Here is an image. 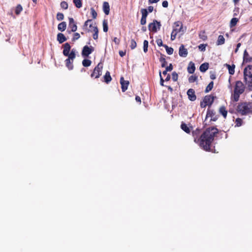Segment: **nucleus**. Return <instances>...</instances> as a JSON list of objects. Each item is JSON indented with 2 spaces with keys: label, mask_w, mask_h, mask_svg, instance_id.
Here are the masks:
<instances>
[{
  "label": "nucleus",
  "mask_w": 252,
  "mask_h": 252,
  "mask_svg": "<svg viewBox=\"0 0 252 252\" xmlns=\"http://www.w3.org/2000/svg\"><path fill=\"white\" fill-rule=\"evenodd\" d=\"M148 41L146 40H145L143 42V50L145 53H146L148 51Z\"/></svg>",
  "instance_id": "40"
},
{
  "label": "nucleus",
  "mask_w": 252,
  "mask_h": 252,
  "mask_svg": "<svg viewBox=\"0 0 252 252\" xmlns=\"http://www.w3.org/2000/svg\"><path fill=\"white\" fill-rule=\"evenodd\" d=\"M94 49L93 46L86 45L84 46L82 51V55L84 57H88L89 55L94 52Z\"/></svg>",
  "instance_id": "10"
},
{
  "label": "nucleus",
  "mask_w": 252,
  "mask_h": 252,
  "mask_svg": "<svg viewBox=\"0 0 252 252\" xmlns=\"http://www.w3.org/2000/svg\"><path fill=\"white\" fill-rule=\"evenodd\" d=\"M219 112L221 114L224 118H226L227 114V111L224 106H221L219 109Z\"/></svg>",
  "instance_id": "22"
},
{
  "label": "nucleus",
  "mask_w": 252,
  "mask_h": 252,
  "mask_svg": "<svg viewBox=\"0 0 252 252\" xmlns=\"http://www.w3.org/2000/svg\"><path fill=\"white\" fill-rule=\"evenodd\" d=\"M103 11L105 15H108L110 12V5L108 2L104 1L102 6Z\"/></svg>",
  "instance_id": "16"
},
{
  "label": "nucleus",
  "mask_w": 252,
  "mask_h": 252,
  "mask_svg": "<svg viewBox=\"0 0 252 252\" xmlns=\"http://www.w3.org/2000/svg\"><path fill=\"white\" fill-rule=\"evenodd\" d=\"M181 128L186 133H189L190 132V128L188 127L187 125L185 123H182L181 125Z\"/></svg>",
  "instance_id": "28"
},
{
  "label": "nucleus",
  "mask_w": 252,
  "mask_h": 252,
  "mask_svg": "<svg viewBox=\"0 0 252 252\" xmlns=\"http://www.w3.org/2000/svg\"><path fill=\"white\" fill-rule=\"evenodd\" d=\"M140 23L142 25H145L146 23V18L142 17L140 20Z\"/></svg>",
  "instance_id": "51"
},
{
  "label": "nucleus",
  "mask_w": 252,
  "mask_h": 252,
  "mask_svg": "<svg viewBox=\"0 0 252 252\" xmlns=\"http://www.w3.org/2000/svg\"><path fill=\"white\" fill-rule=\"evenodd\" d=\"M226 66L228 69L229 73L231 75H233L235 73V65H230L226 64Z\"/></svg>",
  "instance_id": "27"
},
{
  "label": "nucleus",
  "mask_w": 252,
  "mask_h": 252,
  "mask_svg": "<svg viewBox=\"0 0 252 252\" xmlns=\"http://www.w3.org/2000/svg\"><path fill=\"white\" fill-rule=\"evenodd\" d=\"M178 78V74L175 72L174 71L172 73V79L174 81H177Z\"/></svg>",
  "instance_id": "48"
},
{
  "label": "nucleus",
  "mask_w": 252,
  "mask_h": 252,
  "mask_svg": "<svg viewBox=\"0 0 252 252\" xmlns=\"http://www.w3.org/2000/svg\"><path fill=\"white\" fill-rule=\"evenodd\" d=\"M213 87H214V82H213V81H211V82L209 83V84L206 87V88L205 90V92L206 93L209 92L210 91H211L212 90V89L213 88Z\"/></svg>",
  "instance_id": "29"
},
{
  "label": "nucleus",
  "mask_w": 252,
  "mask_h": 252,
  "mask_svg": "<svg viewBox=\"0 0 252 252\" xmlns=\"http://www.w3.org/2000/svg\"><path fill=\"white\" fill-rule=\"evenodd\" d=\"M141 12L142 13V17L147 18V15L148 14V11L145 8H143L141 10Z\"/></svg>",
  "instance_id": "44"
},
{
  "label": "nucleus",
  "mask_w": 252,
  "mask_h": 252,
  "mask_svg": "<svg viewBox=\"0 0 252 252\" xmlns=\"http://www.w3.org/2000/svg\"><path fill=\"white\" fill-rule=\"evenodd\" d=\"M164 47L165 48L166 52L168 55L173 54L174 50L172 47H169L167 45H164Z\"/></svg>",
  "instance_id": "35"
},
{
  "label": "nucleus",
  "mask_w": 252,
  "mask_h": 252,
  "mask_svg": "<svg viewBox=\"0 0 252 252\" xmlns=\"http://www.w3.org/2000/svg\"><path fill=\"white\" fill-rule=\"evenodd\" d=\"M92 21V19H88L86 21H85V22L84 23L83 26V29L86 30V31H88V29H87V27L89 25V23L90 22H91Z\"/></svg>",
  "instance_id": "46"
},
{
  "label": "nucleus",
  "mask_w": 252,
  "mask_h": 252,
  "mask_svg": "<svg viewBox=\"0 0 252 252\" xmlns=\"http://www.w3.org/2000/svg\"><path fill=\"white\" fill-rule=\"evenodd\" d=\"M159 62L161 63V66L162 67H165L166 66L167 63L166 61L165 56L164 55H161L159 58Z\"/></svg>",
  "instance_id": "25"
},
{
  "label": "nucleus",
  "mask_w": 252,
  "mask_h": 252,
  "mask_svg": "<svg viewBox=\"0 0 252 252\" xmlns=\"http://www.w3.org/2000/svg\"><path fill=\"white\" fill-rule=\"evenodd\" d=\"M61 7L63 9H67L68 8V3L65 1L61 2Z\"/></svg>",
  "instance_id": "43"
},
{
  "label": "nucleus",
  "mask_w": 252,
  "mask_h": 252,
  "mask_svg": "<svg viewBox=\"0 0 252 252\" xmlns=\"http://www.w3.org/2000/svg\"><path fill=\"white\" fill-rule=\"evenodd\" d=\"M113 41L116 44H119L120 41V39L117 37H114Z\"/></svg>",
  "instance_id": "57"
},
{
  "label": "nucleus",
  "mask_w": 252,
  "mask_h": 252,
  "mask_svg": "<svg viewBox=\"0 0 252 252\" xmlns=\"http://www.w3.org/2000/svg\"><path fill=\"white\" fill-rule=\"evenodd\" d=\"M161 26L160 23L157 21L156 20H154L152 23L149 24L148 28L150 32H156L158 29H159Z\"/></svg>",
  "instance_id": "8"
},
{
  "label": "nucleus",
  "mask_w": 252,
  "mask_h": 252,
  "mask_svg": "<svg viewBox=\"0 0 252 252\" xmlns=\"http://www.w3.org/2000/svg\"><path fill=\"white\" fill-rule=\"evenodd\" d=\"M170 78H171L170 75L169 74H168L167 75L166 77V78H165V81H169V80H170Z\"/></svg>",
  "instance_id": "60"
},
{
  "label": "nucleus",
  "mask_w": 252,
  "mask_h": 252,
  "mask_svg": "<svg viewBox=\"0 0 252 252\" xmlns=\"http://www.w3.org/2000/svg\"><path fill=\"white\" fill-rule=\"evenodd\" d=\"M238 21L239 20L237 18H233L232 19H231L230 22V27L231 28L235 27Z\"/></svg>",
  "instance_id": "33"
},
{
  "label": "nucleus",
  "mask_w": 252,
  "mask_h": 252,
  "mask_svg": "<svg viewBox=\"0 0 252 252\" xmlns=\"http://www.w3.org/2000/svg\"><path fill=\"white\" fill-rule=\"evenodd\" d=\"M159 1V0H148V2L149 4H153L154 3H157Z\"/></svg>",
  "instance_id": "55"
},
{
  "label": "nucleus",
  "mask_w": 252,
  "mask_h": 252,
  "mask_svg": "<svg viewBox=\"0 0 252 252\" xmlns=\"http://www.w3.org/2000/svg\"><path fill=\"white\" fill-rule=\"evenodd\" d=\"M162 5L163 7L166 8L168 6V2L167 0H164L162 3Z\"/></svg>",
  "instance_id": "54"
},
{
  "label": "nucleus",
  "mask_w": 252,
  "mask_h": 252,
  "mask_svg": "<svg viewBox=\"0 0 252 252\" xmlns=\"http://www.w3.org/2000/svg\"><path fill=\"white\" fill-rule=\"evenodd\" d=\"M219 132L218 128L214 126L206 128L203 132L199 129H196L192 132L194 141L205 151L210 152L212 143L215 136Z\"/></svg>",
  "instance_id": "1"
},
{
  "label": "nucleus",
  "mask_w": 252,
  "mask_h": 252,
  "mask_svg": "<svg viewBox=\"0 0 252 252\" xmlns=\"http://www.w3.org/2000/svg\"><path fill=\"white\" fill-rule=\"evenodd\" d=\"M148 10L149 12H153V11L154 10V7L152 6H149L148 7Z\"/></svg>",
  "instance_id": "59"
},
{
  "label": "nucleus",
  "mask_w": 252,
  "mask_h": 252,
  "mask_svg": "<svg viewBox=\"0 0 252 252\" xmlns=\"http://www.w3.org/2000/svg\"><path fill=\"white\" fill-rule=\"evenodd\" d=\"M236 110L242 115L252 114V103L244 102L238 104Z\"/></svg>",
  "instance_id": "5"
},
{
  "label": "nucleus",
  "mask_w": 252,
  "mask_h": 252,
  "mask_svg": "<svg viewBox=\"0 0 252 252\" xmlns=\"http://www.w3.org/2000/svg\"><path fill=\"white\" fill-rule=\"evenodd\" d=\"M173 68V65L171 63H170L169 65L166 67V71H171Z\"/></svg>",
  "instance_id": "52"
},
{
  "label": "nucleus",
  "mask_w": 252,
  "mask_h": 252,
  "mask_svg": "<svg viewBox=\"0 0 252 252\" xmlns=\"http://www.w3.org/2000/svg\"><path fill=\"white\" fill-rule=\"evenodd\" d=\"M80 37V34L78 32H75L73 34L72 41H75V40L78 39Z\"/></svg>",
  "instance_id": "47"
},
{
  "label": "nucleus",
  "mask_w": 252,
  "mask_h": 252,
  "mask_svg": "<svg viewBox=\"0 0 252 252\" xmlns=\"http://www.w3.org/2000/svg\"><path fill=\"white\" fill-rule=\"evenodd\" d=\"M243 123V120L241 118H238L236 119L235 124L236 126H240Z\"/></svg>",
  "instance_id": "41"
},
{
  "label": "nucleus",
  "mask_w": 252,
  "mask_h": 252,
  "mask_svg": "<svg viewBox=\"0 0 252 252\" xmlns=\"http://www.w3.org/2000/svg\"><path fill=\"white\" fill-rule=\"evenodd\" d=\"M66 28V24L65 22H62L58 26V30L63 32L65 30Z\"/></svg>",
  "instance_id": "24"
},
{
  "label": "nucleus",
  "mask_w": 252,
  "mask_h": 252,
  "mask_svg": "<svg viewBox=\"0 0 252 252\" xmlns=\"http://www.w3.org/2000/svg\"><path fill=\"white\" fill-rule=\"evenodd\" d=\"M241 44L240 43H238L237 44V47H236V48L235 50V52L236 53L238 50V49L241 46Z\"/></svg>",
  "instance_id": "61"
},
{
  "label": "nucleus",
  "mask_w": 252,
  "mask_h": 252,
  "mask_svg": "<svg viewBox=\"0 0 252 252\" xmlns=\"http://www.w3.org/2000/svg\"><path fill=\"white\" fill-rule=\"evenodd\" d=\"M63 48V55L65 57H68L67 59L65 60V66L69 70H72L73 68V61L76 57L75 50L73 49L69 53L71 46L68 43L64 44Z\"/></svg>",
  "instance_id": "2"
},
{
  "label": "nucleus",
  "mask_w": 252,
  "mask_h": 252,
  "mask_svg": "<svg viewBox=\"0 0 252 252\" xmlns=\"http://www.w3.org/2000/svg\"><path fill=\"white\" fill-rule=\"evenodd\" d=\"M159 76H160V84L162 86H164V80H163V78L161 76V72H159Z\"/></svg>",
  "instance_id": "53"
},
{
  "label": "nucleus",
  "mask_w": 252,
  "mask_h": 252,
  "mask_svg": "<svg viewBox=\"0 0 252 252\" xmlns=\"http://www.w3.org/2000/svg\"><path fill=\"white\" fill-rule=\"evenodd\" d=\"M240 0H233V2L235 4H236L238 3Z\"/></svg>",
  "instance_id": "64"
},
{
  "label": "nucleus",
  "mask_w": 252,
  "mask_h": 252,
  "mask_svg": "<svg viewBox=\"0 0 252 252\" xmlns=\"http://www.w3.org/2000/svg\"><path fill=\"white\" fill-rule=\"evenodd\" d=\"M103 30L104 32H107L108 30V22L106 20H104L103 21Z\"/></svg>",
  "instance_id": "36"
},
{
  "label": "nucleus",
  "mask_w": 252,
  "mask_h": 252,
  "mask_svg": "<svg viewBox=\"0 0 252 252\" xmlns=\"http://www.w3.org/2000/svg\"><path fill=\"white\" fill-rule=\"evenodd\" d=\"M91 10V13L92 16V18L94 19H95L97 17V14L96 12L95 11V9L93 7H91L90 9Z\"/></svg>",
  "instance_id": "37"
},
{
  "label": "nucleus",
  "mask_w": 252,
  "mask_h": 252,
  "mask_svg": "<svg viewBox=\"0 0 252 252\" xmlns=\"http://www.w3.org/2000/svg\"><path fill=\"white\" fill-rule=\"evenodd\" d=\"M137 46V43L135 41L134 39H132L130 40V48L133 50Z\"/></svg>",
  "instance_id": "38"
},
{
  "label": "nucleus",
  "mask_w": 252,
  "mask_h": 252,
  "mask_svg": "<svg viewBox=\"0 0 252 252\" xmlns=\"http://www.w3.org/2000/svg\"><path fill=\"white\" fill-rule=\"evenodd\" d=\"M197 80V76L196 75H191L189 78V83H193Z\"/></svg>",
  "instance_id": "39"
},
{
  "label": "nucleus",
  "mask_w": 252,
  "mask_h": 252,
  "mask_svg": "<svg viewBox=\"0 0 252 252\" xmlns=\"http://www.w3.org/2000/svg\"><path fill=\"white\" fill-rule=\"evenodd\" d=\"M120 84L121 85L122 92H126V91L127 89V87L129 85V81L125 80L124 78L123 77H121L120 78Z\"/></svg>",
  "instance_id": "12"
},
{
  "label": "nucleus",
  "mask_w": 252,
  "mask_h": 252,
  "mask_svg": "<svg viewBox=\"0 0 252 252\" xmlns=\"http://www.w3.org/2000/svg\"><path fill=\"white\" fill-rule=\"evenodd\" d=\"M207 46V44H200L198 47V49L202 52H204L206 50V47Z\"/></svg>",
  "instance_id": "42"
},
{
  "label": "nucleus",
  "mask_w": 252,
  "mask_h": 252,
  "mask_svg": "<svg viewBox=\"0 0 252 252\" xmlns=\"http://www.w3.org/2000/svg\"><path fill=\"white\" fill-rule=\"evenodd\" d=\"M244 82L248 90L252 91V65H247L244 69Z\"/></svg>",
  "instance_id": "3"
},
{
  "label": "nucleus",
  "mask_w": 252,
  "mask_h": 252,
  "mask_svg": "<svg viewBox=\"0 0 252 252\" xmlns=\"http://www.w3.org/2000/svg\"><path fill=\"white\" fill-rule=\"evenodd\" d=\"M177 34V33L173 31L172 32L171 34V40L172 41L175 39Z\"/></svg>",
  "instance_id": "50"
},
{
  "label": "nucleus",
  "mask_w": 252,
  "mask_h": 252,
  "mask_svg": "<svg viewBox=\"0 0 252 252\" xmlns=\"http://www.w3.org/2000/svg\"><path fill=\"white\" fill-rule=\"evenodd\" d=\"M92 61L89 59H84L82 61V64L84 67H88L91 65Z\"/></svg>",
  "instance_id": "32"
},
{
  "label": "nucleus",
  "mask_w": 252,
  "mask_h": 252,
  "mask_svg": "<svg viewBox=\"0 0 252 252\" xmlns=\"http://www.w3.org/2000/svg\"><path fill=\"white\" fill-rule=\"evenodd\" d=\"M93 32L94 33L93 35V38L95 40L98 38V29L96 26L93 27V31L88 30V32Z\"/></svg>",
  "instance_id": "19"
},
{
  "label": "nucleus",
  "mask_w": 252,
  "mask_h": 252,
  "mask_svg": "<svg viewBox=\"0 0 252 252\" xmlns=\"http://www.w3.org/2000/svg\"><path fill=\"white\" fill-rule=\"evenodd\" d=\"M188 52L187 49L185 48L184 45H181L179 48V56L182 57H186L188 55Z\"/></svg>",
  "instance_id": "15"
},
{
  "label": "nucleus",
  "mask_w": 252,
  "mask_h": 252,
  "mask_svg": "<svg viewBox=\"0 0 252 252\" xmlns=\"http://www.w3.org/2000/svg\"><path fill=\"white\" fill-rule=\"evenodd\" d=\"M214 101V97L211 95H206L203 101L200 102V107L201 108H205L206 106H210Z\"/></svg>",
  "instance_id": "7"
},
{
  "label": "nucleus",
  "mask_w": 252,
  "mask_h": 252,
  "mask_svg": "<svg viewBox=\"0 0 252 252\" xmlns=\"http://www.w3.org/2000/svg\"><path fill=\"white\" fill-rule=\"evenodd\" d=\"M104 82L107 84L109 83L112 80L111 76L110 75V73L109 71H107L105 73V75L104 76Z\"/></svg>",
  "instance_id": "21"
},
{
  "label": "nucleus",
  "mask_w": 252,
  "mask_h": 252,
  "mask_svg": "<svg viewBox=\"0 0 252 252\" xmlns=\"http://www.w3.org/2000/svg\"><path fill=\"white\" fill-rule=\"evenodd\" d=\"M64 18V15L62 13L58 12L57 14V19L58 21H62Z\"/></svg>",
  "instance_id": "45"
},
{
  "label": "nucleus",
  "mask_w": 252,
  "mask_h": 252,
  "mask_svg": "<svg viewBox=\"0 0 252 252\" xmlns=\"http://www.w3.org/2000/svg\"><path fill=\"white\" fill-rule=\"evenodd\" d=\"M209 63H205L201 64L199 67V69L201 72H205L209 68Z\"/></svg>",
  "instance_id": "23"
},
{
  "label": "nucleus",
  "mask_w": 252,
  "mask_h": 252,
  "mask_svg": "<svg viewBox=\"0 0 252 252\" xmlns=\"http://www.w3.org/2000/svg\"><path fill=\"white\" fill-rule=\"evenodd\" d=\"M187 95H188L189 99L191 101H194L196 99L195 92L192 89L188 90L187 91Z\"/></svg>",
  "instance_id": "14"
},
{
  "label": "nucleus",
  "mask_w": 252,
  "mask_h": 252,
  "mask_svg": "<svg viewBox=\"0 0 252 252\" xmlns=\"http://www.w3.org/2000/svg\"><path fill=\"white\" fill-rule=\"evenodd\" d=\"M208 117H211V121L214 122L216 121L218 119V116L216 114V112L209 108L207 109L205 120Z\"/></svg>",
  "instance_id": "11"
},
{
  "label": "nucleus",
  "mask_w": 252,
  "mask_h": 252,
  "mask_svg": "<svg viewBox=\"0 0 252 252\" xmlns=\"http://www.w3.org/2000/svg\"><path fill=\"white\" fill-rule=\"evenodd\" d=\"M187 69H188V71L189 73H190V74L193 73L195 70V67L194 63L192 62H189V65H188Z\"/></svg>",
  "instance_id": "18"
},
{
  "label": "nucleus",
  "mask_w": 252,
  "mask_h": 252,
  "mask_svg": "<svg viewBox=\"0 0 252 252\" xmlns=\"http://www.w3.org/2000/svg\"><path fill=\"white\" fill-rule=\"evenodd\" d=\"M157 44L159 47L163 46L165 44H163L162 40L161 39H158L156 40Z\"/></svg>",
  "instance_id": "49"
},
{
  "label": "nucleus",
  "mask_w": 252,
  "mask_h": 252,
  "mask_svg": "<svg viewBox=\"0 0 252 252\" xmlns=\"http://www.w3.org/2000/svg\"><path fill=\"white\" fill-rule=\"evenodd\" d=\"M243 60L244 62H251L252 61V57H251L246 50L244 51Z\"/></svg>",
  "instance_id": "20"
},
{
  "label": "nucleus",
  "mask_w": 252,
  "mask_h": 252,
  "mask_svg": "<svg viewBox=\"0 0 252 252\" xmlns=\"http://www.w3.org/2000/svg\"><path fill=\"white\" fill-rule=\"evenodd\" d=\"M168 71H166V69H165V70L164 71H163L162 72V74L163 75H167L168 74L167 73V72H168Z\"/></svg>",
  "instance_id": "63"
},
{
  "label": "nucleus",
  "mask_w": 252,
  "mask_h": 252,
  "mask_svg": "<svg viewBox=\"0 0 252 252\" xmlns=\"http://www.w3.org/2000/svg\"><path fill=\"white\" fill-rule=\"evenodd\" d=\"M210 78L212 80H214L216 79V75L215 74H211L210 75Z\"/></svg>",
  "instance_id": "62"
},
{
  "label": "nucleus",
  "mask_w": 252,
  "mask_h": 252,
  "mask_svg": "<svg viewBox=\"0 0 252 252\" xmlns=\"http://www.w3.org/2000/svg\"><path fill=\"white\" fill-rule=\"evenodd\" d=\"M69 27L71 29L72 32H75L77 31V27L76 23L75 22L73 18L69 17Z\"/></svg>",
  "instance_id": "13"
},
{
  "label": "nucleus",
  "mask_w": 252,
  "mask_h": 252,
  "mask_svg": "<svg viewBox=\"0 0 252 252\" xmlns=\"http://www.w3.org/2000/svg\"><path fill=\"white\" fill-rule=\"evenodd\" d=\"M135 100L137 102H139V103H141V98L140 96L137 95L135 97Z\"/></svg>",
  "instance_id": "58"
},
{
  "label": "nucleus",
  "mask_w": 252,
  "mask_h": 252,
  "mask_svg": "<svg viewBox=\"0 0 252 252\" xmlns=\"http://www.w3.org/2000/svg\"><path fill=\"white\" fill-rule=\"evenodd\" d=\"M23 10V7L22 6V5L20 4H18L16 8H15V13L17 15H18L20 14V13H21V12Z\"/></svg>",
  "instance_id": "31"
},
{
  "label": "nucleus",
  "mask_w": 252,
  "mask_h": 252,
  "mask_svg": "<svg viewBox=\"0 0 252 252\" xmlns=\"http://www.w3.org/2000/svg\"><path fill=\"white\" fill-rule=\"evenodd\" d=\"M225 42V38H224L223 36L222 35H220L218 37L217 41V44L218 45H222Z\"/></svg>",
  "instance_id": "26"
},
{
  "label": "nucleus",
  "mask_w": 252,
  "mask_h": 252,
  "mask_svg": "<svg viewBox=\"0 0 252 252\" xmlns=\"http://www.w3.org/2000/svg\"><path fill=\"white\" fill-rule=\"evenodd\" d=\"M103 63H99L94 67L93 72L91 74V77L94 78H98L102 74V71L103 69Z\"/></svg>",
  "instance_id": "6"
},
{
  "label": "nucleus",
  "mask_w": 252,
  "mask_h": 252,
  "mask_svg": "<svg viewBox=\"0 0 252 252\" xmlns=\"http://www.w3.org/2000/svg\"><path fill=\"white\" fill-rule=\"evenodd\" d=\"M73 2L74 3L75 6L80 8L82 6V2L81 0H73Z\"/></svg>",
  "instance_id": "34"
},
{
  "label": "nucleus",
  "mask_w": 252,
  "mask_h": 252,
  "mask_svg": "<svg viewBox=\"0 0 252 252\" xmlns=\"http://www.w3.org/2000/svg\"><path fill=\"white\" fill-rule=\"evenodd\" d=\"M199 37L203 41H205L207 39V36L206 35L205 31H201L199 33Z\"/></svg>",
  "instance_id": "30"
},
{
  "label": "nucleus",
  "mask_w": 252,
  "mask_h": 252,
  "mask_svg": "<svg viewBox=\"0 0 252 252\" xmlns=\"http://www.w3.org/2000/svg\"><path fill=\"white\" fill-rule=\"evenodd\" d=\"M67 40V38L65 37L64 35L62 33H59L57 34V40L58 42L61 44L65 41Z\"/></svg>",
  "instance_id": "17"
},
{
  "label": "nucleus",
  "mask_w": 252,
  "mask_h": 252,
  "mask_svg": "<svg viewBox=\"0 0 252 252\" xmlns=\"http://www.w3.org/2000/svg\"><path fill=\"white\" fill-rule=\"evenodd\" d=\"M172 31L177 33L182 32V34L184 33L183 24L181 21H178L175 22L173 25Z\"/></svg>",
  "instance_id": "9"
},
{
  "label": "nucleus",
  "mask_w": 252,
  "mask_h": 252,
  "mask_svg": "<svg viewBox=\"0 0 252 252\" xmlns=\"http://www.w3.org/2000/svg\"><path fill=\"white\" fill-rule=\"evenodd\" d=\"M119 53L120 56L121 57H124V56L126 55V51H120Z\"/></svg>",
  "instance_id": "56"
},
{
  "label": "nucleus",
  "mask_w": 252,
  "mask_h": 252,
  "mask_svg": "<svg viewBox=\"0 0 252 252\" xmlns=\"http://www.w3.org/2000/svg\"><path fill=\"white\" fill-rule=\"evenodd\" d=\"M245 89L244 84L241 81H236L234 92L231 96V99L234 102H237L239 99L240 95L243 94Z\"/></svg>",
  "instance_id": "4"
}]
</instances>
